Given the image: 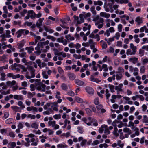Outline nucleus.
<instances>
[{"instance_id":"1","label":"nucleus","mask_w":148,"mask_h":148,"mask_svg":"<svg viewBox=\"0 0 148 148\" xmlns=\"http://www.w3.org/2000/svg\"><path fill=\"white\" fill-rule=\"evenodd\" d=\"M30 73V75H29L28 73H27L25 75V77L27 79H29L32 78L34 77L35 76L34 72L35 69L32 66H29L28 67Z\"/></svg>"},{"instance_id":"2","label":"nucleus","mask_w":148,"mask_h":148,"mask_svg":"<svg viewBox=\"0 0 148 148\" xmlns=\"http://www.w3.org/2000/svg\"><path fill=\"white\" fill-rule=\"evenodd\" d=\"M93 21L95 22V25L98 26V28L100 29L102 27L103 19H93Z\"/></svg>"},{"instance_id":"3","label":"nucleus","mask_w":148,"mask_h":148,"mask_svg":"<svg viewBox=\"0 0 148 148\" xmlns=\"http://www.w3.org/2000/svg\"><path fill=\"white\" fill-rule=\"evenodd\" d=\"M48 125L49 126L53 127L54 130H57L59 128V125L56 124V121H49Z\"/></svg>"},{"instance_id":"4","label":"nucleus","mask_w":148,"mask_h":148,"mask_svg":"<svg viewBox=\"0 0 148 148\" xmlns=\"http://www.w3.org/2000/svg\"><path fill=\"white\" fill-rule=\"evenodd\" d=\"M36 14L32 10H30L27 12V14L26 16V18H35Z\"/></svg>"},{"instance_id":"5","label":"nucleus","mask_w":148,"mask_h":148,"mask_svg":"<svg viewBox=\"0 0 148 148\" xmlns=\"http://www.w3.org/2000/svg\"><path fill=\"white\" fill-rule=\"evenodd\" d=\"M46 86L45 84L42 83L37 86L36 88L38 91L45 92L46 90Z\"/></svg>"},{"instance_id":"6","label":"nucleus","mask_w":148,"mask_h":148,"mask_svg":"<svg viewBox=\"0 0 148 148\" xmlns=\"http://www.w3.org/2000/svg\"><path fill=\"white\" fill-rule=\"evenodd\" d=\"M86 92L90 95L92 96L94 93V90L91 87L87 86L85 88Z\"/></svg>"},{"instance_id":"7","label":"nucleus","mask_w":148,"mask_h":148,"mask_svg":"<svg viewBox=\"0 0 148 148\" xmlns=\"http://www.w3.org/2000/svg\"><path fill=\"white\" fill-rule=\"evenodd\" d=\"M122 88L123 84H120L118 86H116L115 87V89L117 91L118 94H119L120 92H123V91Z\"/></svg>"},{"instance_id":"8","label":"nucleus","mask_w":148,"mask_h":148,"mask_svg":"<svg viewBox=\"0 0 148 148\" xmlns=\"http://www.w3.org/2000/svg\"><path fill=\"white\" fill-rule=\"evenodd\" d=\"M91 16V14L90 13H83L80 14L79 15V17L80 18H86L89 17Z\"/></svg>"},{"instance_id":"9","label":"nucleus","mask_w":148,"mask_h":148,"mask_svg":"<svg viewBox=\"0 0 148 148\" xmlns=\"http://www.w3.org/2000/svg\"><path fill=\"white\" fill-rule=\"evenodd\" d=\"M14 99L17 100L23 101L24 100V97L21 95L15 94L14 95Z\"/></svg>"},{"instance_id":"10","label":"nucleus","mask_w":148,"mask_h":148,"mask_svg":"<svg viewBox=\"0 0 148 148\" xmlns=\"http://www.w3.org/2000/svg\"><path fill=\"white\" fill-rule=\"evenodd\" d=\"M51 108L52 109L56 111H58V105L56 102H54L52 103Z\"/></svg>"},{"instance_id":"11","label":"nucleus","mask_w":148,"mask_h":148,"mask_svg":"<svg viewBox=\"0 0 148 148\" xmlns=\"http://www.w3.org/2000/svg\"><path fill=\"white\" fill-rule=\"evenodd\" d=\"M67 75L69 79L71 80H74L76 78L75 75L73 73L69 72L67 73Z\"/></svg>"},{"instance_id":"12","label":"nucleus","mask_w":148,"mask_h":148,"mask_svg":"<svg viewBox=\"0 0 148 148\" xmlns=\"http://www.w3.org/2000/svg\"><path fill=\"white\" fill-rule=\"evenodd\" d=\"M74 82L77 85L79 86H84L85 85V83L84 81L77 79H75Z\"/></svg>"},{"instance_id":"13","label":"nucleus","mask_w":148,"mask_h":148,"mask_svg":"<svg viewBox=\"0 0 148 148\" xmlns=\"http://www.w3.org/2000/svg\"><path fill=\"white\" fill-rule=\"evenodd\" d=\"M123 131L126 134H125V137L127 138L128 137L129 135L131 133V131L130 130L129 128H125L123 129Z\"/></svg>"},{"instance_id":"14","label":"nucleus","mask_w":148,"mask_h":148,"mask_svg":"<svg viewBox=\"0 0 148 148\" xmlns=\"http://www.w3.org/2000/svg\"><path fill=\"white\" fill-rule=\"evenodd\" d=\"M16 82V81L13 80L12 81H8L6 82L7 86L12 87L13 85H15Z\"/></svg>"},{"instance_id":"15","label":"nucleus","mask_w":148,"mask_h":148,"mask_svg":"<svg viewBox=\"0 0 148 148\" xmlns=\"http://www.w3.org/2000/svg\"><path fill=\"white\" fill-rule=\"evenodd\" d=\"M129 61L133 64H135L138 62V58L136 57H131L129 58Z\"/></svg>"},{"instance_id":"16","label":"nucleus","mask_w":148,"mask_h":148,"mask_svg":"<svg viewBox=\"0 0 148 148\" xmlns=\"http://www.w3.org/2000/svg\"><path fill=\"white\" fill-rule=\"evenodd\" d=\"M100 15L101 17H102L106 18H108L110 16V14H109L104 12H102L100 13Z\"/></svg>"},{"instance_id":"17","label":"nucleus","mask_w":148,"mask_h":148,"mask_svg":"<svg viewBox=\"0 0 148 148\" xmlns=\"http://www.w3.org/2000/svg\"><path fill=\"white\" fill-rule=\"evenodd\" d=\"M62 55V57L63 58H65L67 56L68 58H69L70 56V54H67L66 53L64 52H61L59 53H57L56 54H55V55Z\"/></svg>"},{"instance_id":"18","label":"nucleus","mask_w":148,"mask_h":148,"mask_svg":"<svg viewBox=\"0 0 148 148\" xmlns=\"http://www.w3.org/2000/svg\"><path fill=\"white\" fill-rule=\"evenodd\" d=\"M69 87V86L64 83L62 84L61 86L62 89L64 91H67Z\"/></svg>"},{"instance_id":"19","label":"nucleus","mask_w":148,"mask_h":148,"mask_svg":"<svg viewBox=\"0 0 148 148\" xmlns=\"http://www.w3.org/2000/svg\"><path fill=\"white\" fill-rule=\"evenodd\" d=\"M65 38L68 40L69 41H73L75 39L74 37L71 36L70 34L66 35L65 36Z\"/></svg>"},{"instance_id":"20","label":"nucleus","mask_w":148,"mask_h":148,"mask_svg":"<svg viewBox=\"0 0 148 148\" xmlns=\"http://www.w3.org/2000/svg\"><path fill=\"white\" fill-rule=\"evenodd\" d=\"M126 53L127 55H134L136 53L132 51L130 49H129L127 50Z\"/></svg>"},{"instance_id":"21","label":"nucleus","mask_w":148,"mask_h":148,"mask_svg":"<svg viewBox=\"0 0 148 148\" xmlns=\"http://www.w3.org/2000/svg\"><path fill=\"white\" fill-rule=\"evenodd\" d=\"M106 127H108V126L105 125H102L101 127L99 129V132L100 133H102L103 131L105 130L104 129Z\"/></svg>"},{"instance_id":"22","label":"nucleus","mask_w":148,"mask_h":148,"mask_svg":"<svg viewBox=\"0 0 148 148\" xmlns=\"http://www.w3.org/2000/svg\"><path fill=\"white\" fill-rule=\"evenodd\" d=\"M105 40L107 42L108 45H110L111 44V42L114 41V37H112L108 39L105 38Z\"/></svg>"},{"instance_id":"23","label":"nucleus","mask_w":148,"mask_h":148,"mask_svg":"<svg viewBox=\"0 0 148 148\" xmlns=\"http://www.w3.org/2000/svg\"><path fill=\"white\" fill-rule=\"evenodd\" d=\"M90 80L91 81L95 82L96 83H98L99 82H100V80L98 79L95 78L93 76L91 75L90 77Z\"/></svg>"},{"instance_id":"24","label":"nucleus","mask_w":148,"mask_h":148,"mask_svg":"<svg viewBox=\"0 0 148 148\" xmlns=\"http://www.w3.org/2000/svg\"><path fill=\"white\" fill-rule=\"evenodd\" d=\"M84 19H75L74 22L77 24H79L84 22Z\"/></svg>"},{"instance_id":"25","label":"nucleus","mask_w":148,"mask_h":148,"mask_svg":"<svg viewBox=\"0 0 148 148\" xmlns=\"http://www.w3.org/2000/svg\"><path fill=\"white\" fill-rule=\"evenodd\" d=\"M42 19H39L38 20V21H37L36 23V25L37 27H40L42 25Z\"/></svg>"},{"instance_id":"26","label":"nucleus","mask_w":148,"mask_h":148,"mask_svg":"<svg viewBox=\"0 0 148 148\" xmlns=\"http://www.w3.org/2000/svg\"><path fill=\"white\" fill-rule=\"evenodd\" d=\"M130 47L132 51L135 53H136V47L134 46L133 43H131L130 44Z\"/></svg>"},{"instance_id":"27","label":"nucleus","mask_w":148,"mask_h":148,"mask_svg":"<svg viewBox=\"0 0 148 148\" xmlns=\"http://www.w3.org/2000/svg\"><path fill=\"white\" fill-rule=\"evenodd\" d=\"M25 49L27 50L28 52L30 54L32 53V51H34V48L32 47H27L25 48Z\"/></svg>"},{"instance_id":"28","label":"nucleus","mask_w":148,"mask_h":148,"mask_svg":"<svg viewBox=\"0 0 148 148\" xmlns=\"http://www.w3.org/2000/svg\"><path fill=\"white\" fill-rule=\"evenodd\" d=\"M77 130V132L81 134H83L84 131L83 128L82 126H78Z\"/></svg>"},{"instance_id":"29","label":"nucleus","mask_w":148,"mask_h":148,"mask_svg":"<svg viewBox=\"0 0 148 148\" xmlns=\"http://www.w3.org/2000/svg\"><path fill=\"white\" fill-rule=\"evenodd\" d=\"M17 105L20 106L21 109H24L25 108V105L21 101H19L17 103Z\"/></svg>"},{"instance_id":"30","label":"nucleus","mask_w":148,"mask_h":148,"mask_svg":"<svg viewBox=\"0 0 148 148\" xmlns=\"http://www.w3.org/2000/svg\"><path fill=\"white\" fill-rule=\"evenodd\" d=\"M133 37L135 39V42L137 43H138L140 42V39L138 38V35L137 34H135L134 36Z\"/></svg>"},{"instance_id":"31","label":"nucleus","mask_w":148,"mask_h":148,"mask_svg":"<svg viewBox=\"0 0 148 148\" xmlns=\"http://www.w3.org/2000/svg\"><path fill=\"white\" fill-rule=\"evenodd\" d=\"M44 29L47 32H49L50 33H52L54 32V30L50 28L44 27Z\"/></svg>"},{"instance_id":"32","label":"nucleus","mask_w":148,"mask_h":148,"mask_svg":"<svg viewBox=\"0 0 148 148\" xmlns=\"http://www.w3.org/2000/svg\"><path fill=\"white\" fill-rule=\"evenodd\" d=\"M64 125L63 127V128H65L67 126V125H69L70 123V121L69 120H68L67 119H66L64 120Z\"/></svg>"},{"instance_id":"33","label":"nucleus","mask_w":148,"mask_h":148,"mask_svg":"<svg viewBox=\"0 0 148 148\" xmlns=\"http://www.w3.org/2000/svg\"><path fill=\"white\" fill-rule=\"evenodd\" d=\"M118 72L119 74L123 73L124 72V70L123 68L121 67H118Z\"/></svg>"},{"instance_id":"34","label":"nucleus","mask_w":148,"mask_h":148,"mask_svg":"<svg viewBox=\"0 0 148 148\" xmlns=\"http://www.w3.org/2000/svg\"><path fill=\"white\" fill-rule=\"evenodd\" d=\"M49 43V42L48 40H47L45 42H41V47L43 49L44 46H46L47 45H48Z\"/></svg>"},{"instance_id":"35","label":"nucleus","mask_w":148,"mask_h":148,"mask_svg":"<svg viewBox=\"0 0 148 148\" xmlns=\"http://www.w3.org/2000/svg\"><path fill=\"white\" fill-rule=\"evenodd\" d=\"M31 127L32 128L37 129L38 128V125L35 123H34L31 124Z\"/></svg>"},{"instance_id":"36","label":"nucleus","mask_w":148,"mask_h":148,"mask_svg":"<svg viewBox=\"0 0 148 148\" xmlns=\"http://www.w3.org/2000/svg\"><path fill=\"white\" fill-rule=\"evenodd\" d=\"M102 68L103 69L104 71H108V68L107 64H103L102 66Z\"/></svg>"},{"instance_id":"37","label":"nucleus","mask_w":148,"mask_h":148,"mask_svg":"<svg viewBox=\"0 0 148 148\" xmlns=\"http://www.w3.org/2000/svg\"><path fill=\"white\" fill-rule=\"evenodd\" d=\"M42 74L43 75V77L44 78L47 79L48 78V75L47 74L46 71H42Z\"/></svg>"},{"instance_id":"38","label":"nucleus","mask_w":148,"mask_h":148,"mask_svg":"<svg viewBox=\"0 0 148 148\" xmlns=\"http://www.w3.org/2000/svg\"><path fill=\"white\" fill-rule=\"evenodd\" d=\"M117 144L121 148H123L124 145V143H121V141L120 140H118L117 141Z\"/></svg>"},{"instance_id":"39","label":"nucleus","mask_w":148,"mask_h":148,"mask_svg":"<svg viewBox=\"0 0 148 148\" xmlns=\"http://www.w3.org/2000/svg\"><path fill=\"white\" fill-rule=\"evenodd\" d=\"M75 99L77 102L79 103H81L83 102L82 99L78 97H75Z\"/></svg>"},{"instance_id":"40","label":"nucleus","mask_w":148,"mask_h":148,"mask_svg":"<svg viewBox=\"0 0 148 148\" xmlns=\"http://www.w3.org/2000/svg\"><path fill=\"white\" fill-rule=\"evenodd\" d=\"M91 28V25H89L87 27H83L82 29L84 31H85L87 30L88 31H90Z\"/></svg>"},{"instance_id":"41","label":"nucleus","mask_w":148,"mask_h":148,"mask_svg":"<svg viewBox=\"0 0 148 148\" xmlns=\"http://www.w3.org/2000/svg\"><path fill=\"white\" fill-rule=\"evenodd\" d=\"M117 122V123L118 124V127L119 128H121L124 126V124L121 121H116Z\"/></svg>"},{"instance_id":"42","label":"nucleus","mask_w":148,"mask_h":148,"mask_svg":"<svg viewBox=\"0 0 148 148\" xmlns=\"http://www.w3.org/2000/svg\"><path fill=\"white\" fill-rule=\"evenodd\" d=\"M145 68L144 66H142L140 67V72L142 74L144 73L145 72Z\"/></svg>"},{"instance_id":"43","label":"nucleus","mask_w":148,"mask_h":148,"mask_svg":"<svg viewBox=\"0 0 148 148\" xmlns=\"http://www.w3.org/2000/svg\"><path fill=\"white\" fill-rule=\"evenodd\" d=\"M50 47L49 45H47L45 47V49H42V51L43 52L46 53L48 51Z\"/></svg>"},{"instance_id":"44","label":"nucleus","mask_w":148,"mask_h":148,"mask_svg":"<svg viewBox=\"0 0 148 148\" xmlns=\"http://www.w3.org/2000/svg\"><path fill=\"white\" fill-rule=\"evenodd\" d=\"M1 75L2 77L0 78V80L1 81L5 80L6 79L5 74L3 72H2L1 73Z\"/></svg>"},{"instance_id":"45","label":"nucleus","mask_w":148,"mask_h":148,"mask_svg":"<svg viewBox=\"0 0 148 148\" xmlns=\"http://www.w3.org/2000/svg\"><path fill=\"white\" fill-rule=\"evenodd\" d=\"M47 38L48 39H51L53 41H54L56 40V38L54 37L49 35L47 36Z\"/></svg>"},{"instance_id":"46","label":"nucleus","mask_w":148,"mask_h":148,"mask_svg":"<svg viewBox=\"0 0 148 148\" xmlns=\"http://www.w3.org/2000/svg\"><path fill=\"white\" fill-rule=\"evenodd\" d=\"M10 31L8 30L6 31L5 34L6 37L9 38L11 37V36L10 35Z\"/></svg>"},{"instance_id":"47","label":"nucleus","mask_w":148,"mask_h":148,"mask_svg":"<svg viewBox=\"0 0 148 148\" xmlns=\"http://www.w3.org/2000/svg\"><path fill=\"white\" fill-rule=\"evenodd\" d=\"M7 76L8 77H12L13 79L15 78V75H14L12 73H9L7 74Z\"/></svg>"},{"instance_id":"48","label":"nucleus","mask_w":148,"mask_h":148,"mask_svg":"<svg viewBox=\"0 0 148 148\" xmlns=\"http://www.w3.org/2000/svg\"><path fill=\"white\" fill-rule=\"evenodd\" d=\"M105 92L106 98L107 99H108L110 96V94L109 93V91L108 89H106Z\"/></svg>"},{"instance_id":"49","label":"nucleus","mask_w":148,"mask_h":148,"mask_svg":"<svg viewBox=\"0 0 148 148\" xmlns=\"http://www.w3.org/2000/svg\"><path fill=\"white\" fill-rule=\"evenodd\" d=\"M134 72L133 73V75L134 76H136L138 75V68L135 67L134 69Z\"/></svg>"},{"instance_id":"50","label":"nucleus","mask_w":148,"mask_h":148,"mask_svg":"<svg viewBox=\"0 0 148 148\" xmlns=\"http://www.w3.org/2000/svg\"><path fill=\"white\" fill-rule=\"evenodd\" d=\"M18 66V65L16 63H14L11 65L10 66L11 69L12 70H14Z\"/></svg>"},{"instance_id":"51","label":"nucleus","mask_w":148,"mask_h":148,"mask_svg":"<svg viewBox=\"0 0 148 148\" xmlns=\"http://www.w3.org/2000/svg\"><path fill=\"white\" fill-rule=\"evenodd\" d=\"M23 124V122H19L17 126L18 128L20 129H22L24 127Z\"/></svg>"},{"instance_id":"52","label":"nucleus","mask_w":148,"mask_h":148,"mask_svg":"<svg viewBox=\"0 0 148 148\" xmlns=\"http://www.w3.org/2000/svg\"><path fill=\"white\" fill-rule=\"evenodd\" d=\"M85 111L86 113L88 115H90L92 113V112L91 110L88 108H85Z\"/></svg>"},{"instance_id":"53","label":"nucleus","mask_w":148,"mask_h":148,"mask_svg":"<svg viewBox=\"0 0 148 148\" xmlns=\"http://www.w3.org/2000/svg\"><path fill=\"white\" fill-rule=\"evenodd\" d=\"M61 115L60 114H56L53 116V118L55 119H59L61 118Z\"/></svg>"},{"instance_id":"54","label":"nucleus","mask_w":148,"mask_h":148,"mask_svg":"<svg viewBox=\"0 0 148 148\" xmlns=\"http://www.w3.org/2000/svg\"><path fill=\"white\" fill-rule=\"evenodd\" d=\"M116 98V95H112V98L111 99V101L112 103H114L115 102V99Z\"/></svg>"},{"instance_id":"55","label":"nucleus","mask_w":148,"mask_h":148,"mask_svg":"<svg viewBox=\"0 0 148 148\" xmlns=\"http://www.w3.org/2000/svg\"><path fill=\"white\" fill-rule=\"evenodd\" d=\"M82 120L83 121L86 123V124L88 125H91L90 123L88 122L87 119H86V118H83L82 119Z\"/></svg>"},{"instance_id":"56","label":"nucleus","mask_w":148,"mask_h":148,"mask_svg":"<svg viewBox=\"0 0 148 148\" xmlns=\"http://www.w3.org/2000/svg\"><path fill=\"white\" fill-rule=\"evenodd\" d=\"M73 56L76 59H80L81 57V56L80 55H77L76 54H73Z\"/></svg>"},{"instance_id":"57","label":"nucleus","mask_w":148,"mask_h":148,"mask_svg":"<svg viewBox=\"0 0 148 148\" xmlns=\"http://www.w3.org/2000/svg\"><path fill=\"white\" fill-rule=\"evenodd\" d=\"M18 65L22 69L23 72H26L27 71V69L23 65L20 64Z\"/></svg>"},{"instance_id":"58","label":"nucleus","mask_w":148,"mask_h":148,"mask_svg":"<svg viewBox=\"0 0 148 148\" xmlns=\"http://www.w3.org/2000/svg\"><path fill=\"white\" fill-rule=\"evenodd\" d=\"M141 61L143 64L148 63V58H146L143 59H142Z\"/></svg>"},{"instance_id":"59","label":"nucleus","mask_w":148,"mask_h":148,"mask_svg":"<svg viewBox=\"0 0 148 148\" xmlns=\"http://www.w3.org/2000/svg\"><path fill=\"white\" fill-rule=\"evenodd\" d=\"M94 4L95 5H102L103 3L101 1H94Z\"/></svg>"},{"instance_id":"60","label":"nucleus","mask_w":148,"mask_h":148,"mask_svg":"<svg viewBox=\"0 0 148 148\" xmlns=\"http://www.w3.org/2000/svg\"><path fill=\"white\" fill-rule=\"evenodd\" d=\"M22 32H21V30H20L18 31L16 33V34L17 35V37L18 38H19L21 37L22 34Z\"/></svg>"},{"instance_id":"61","label":"nucleus","mask_w":148,"mask_h":148,"mask_svg":"<svg viewBox=\"0 0 148 148\" xmlns=\"http://www.w3.org/2000/svg\"><path fill=\"white\" fill-rule=\"evenodd\" d=\"M107 52L111 53H114V49L111 47H110L109 49L107 51Z\"/></svg>"},{"instance_id":"62","label":"nucleus","mask_w":148,"mask_h":148,"mask_svg":"<svg viewBox=\"0 0 148 148\" xmlns=\"http://www.w3.org/2000/svg\"><path fill=\"white\" fill-rule=\"evenodd\" d=\"M21 32H22V34L23 35H26L27 34L29 33V31L28 30L25 29H21Z\"/></svg>"},{"instance_id":"63","label":"nucleus","mask_w":148,"mask_h":148,"mask_svg":"<svg viewBox=\"0 0 148 148\" xmlns=\"http://www.w3.org/2000/svg\"><path fill=\"white\" fill-rule=\"evenodd\" d=\"M0 37L2 39L1 41H4L6 40V39L5 38L6 37V36L5 34H2L0 36Z\"/></svg>"},{"instance_id":"64","label":"nucleus","mask_w":148,"mask_h":148,"mask_svg":"<svg viewBox=\"0 0 148 148\" xmlns=\"http://www.w3.org/2000/svg\"><path fill=\"white\" fill-rule=\"evenodd\" d=\"M143 121L145 123H148V118L147 116H143Z\"/></svg>"}]
</instances>
